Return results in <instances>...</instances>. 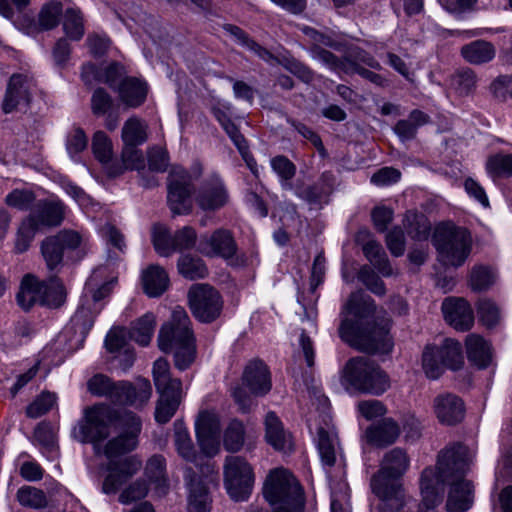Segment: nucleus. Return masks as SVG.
Instances as JSON below:
<instances>
[{
    "label": "nucleus",
    "mask_w": 512,
    "mask_h": 512,
    "mask_svg": "<svg viewBox=\"0 0 512 512\" xmlns=\"http://www.w3.org/2000/svg\"><path fill=\"white\" fill-rule=\"evenodd\" d=\"M343 313L354 317H345L339 326V336L345 343L371 355L387 354L392 351L390 320L376 315V305L370 297H364L361 291L352 293Z\"/></svg>",
    "instance_id": "obj_1"
},
{
    "label": "nucleus",
    "mask_w": 512,
    "mask_h": 512,
    "mask_svg": "<svg viewBox=\"0 0 512 512\" xmlns=\"http://www.w3.org/2000/svg\"><path fill=\"white\" fill-rule=\"evenodd\" d=\"M116 426L123 431L110 439L103 448V453L109 461L106 466L108 473L101 490L107 495L115 494L142 467V461L137 456L117 459L137 447L142 426L140 418L132 411L122 410V416Z\"/></svg>",
    "instance_id": "obj_2"
},
{
    "label": "nucleus",
    "mask_w": 512,
    "mask_h": 512,
    "mask_svg": "<svg viewBox=\"0 0 512 512\" xmlns=\"http://www.w3.org/2000/svg\"><path fill=\"white\" fill-rule=\"evenodd\" d=\"M473 451L461 443H455L438 455L435 468L427 467L420 477L421 507L432 510L442 503L444 484L453 477L465 474L472 464Z\"/></svg>",
    "instance_id": "obj_3"
},
{
    "label": "nucleus",
    "mask_w": 512,
    "mask_h": 512,
    "mask_svg": "<svg viewBox=\"0 0 512 512\" xmlns=\"http://www.w3.org/2000/svg\"><path fill=\"white\" fill-rule=\"evenodd\" d=\"M409 467L410 458L404 449L396 447L384 454L379 471L371 479L372 491L381 500V512H397L404 506V489L397 480Z\"/></svg>",
    "instance_id": "obj_4"
},
{
    "label": "nucleus",
    "mask_w": 512,
    "mask_h": 512,
    "mask_svg": "<svg viewBox=\"0 0 512 512\" xmlns=\"http://www.w3.org/2000/svg\"><path fill=\"white\" fill-rule=\"evenodd\" d=\"M190 319L185 310L177 307L170 321L165 323L158 335V347L164 353H172L174 365L180 371L186 370L195 360L196 347Z\"/></svg>",
    "instance_id": "obj_5"
},
{
    "label": "nucleus",
    "mask_w": 512,
    "mask_h": 512,
    "mask_svg": "<svg viewBox=\"0 0 512 512\" xmlns=\"http://www.w3.org/2000/svg\"><path fill=\"white\" fill-rule=\"evenodd\" d=\"M342 384L346 390L380 396L391 387L387 372L366 356L350 358L342 369Z\"/></svg>",
    "instance_id": "obj_6"
},
{
    "label": "nucleus",
    "mask_w": 512,
    "mask_h": 512,
    "mask_svg": "<svg viewBox=\"0 0 512 512\" xmlns=\"http://www.w3.org/2000/svg\"><path fill=\"white\" fill-rule=\"evenodd\" d=\"M263 494L272 506V512H303L305 498L298 480L286 469L270 471L263 487Z\"/></svg>",
    "instance_id": "obj_7"
},
{
    "label": "nucleus",
    "mask_w": 512,
    "mask_h": 512,
    "mask_svg": "<svg viewBox=\"0 0 512 512\" xmlns=\"http://www.w3.org/2000/svg\"><path fill=\"white\" fill-rule=\"evenodd\" d=\"M438 261L445 267L458 268L469 257L472 249L470 233L451 223L439 225L433 236Z\"/></svg>",
    "instance_id": "obj_8"
},
{
    "label": "nucleus",
    "mask_w": 512,
    "mask_h": 512,
    "mask_svg": "<svg viewBox=\"0 0 512 512\" xmlns=\"http://www.w3.org/2000/svg\"><path fill=\"white\" fill-rule=\"evenodd\" d=\"M122 410L104 405L87 409L85 420L74 427L73 437L82 443H93L97 451V443L110 435L109 427L119 422Z\"/></svg>",
    "instance_id": "obj_9"
},
{
    "label": "nucleus",
    "mask_w": 512,
    "mask_h": 512,
    "mask_svg": "<svg viewBox=\"0 0 512 512\" xmlns=\"http://www.w3.org/2000/svg\"><path fill=\"white\" fill-rule=\"evenodd\" d=\"M463 364L461 345L453 339H445L440 346L426 345L422 353V368L432 380L438 379L446 368L457 370Z\"/></svg>",
    "instance_id": "obj_10"
},
{
    "label": "nucleus",
    "mask_w": 512,
    "mask_h": 512,
    "mask_svg": "<svg viewBox=\"0 0 512 512\" xmlns=\"http://www.w3.org/2000/svg\"><path fill=\"white\" fill-rule=\"evenodd\" d=\"M224 485L235 501L246 500L254 485V472L251 465L240 456H228L224 463Z\"/></svg>",
    "instance_id": "obj_11"
},
{
    "label": "nucleus",
    "mask_w": 512,
    "mask_h": 512,
    "mask_svg": "<svg viewBox=\"0 0 512 512\" xmlns=\"http://www.w3.org/2000/svg\"><path fill=\"white\" fill-rule=\"evenodd\" d=\"M188 303L195 318L204 323L217 319L223 308L219 292L209 284H193L188 291Z\"/></svg>",
    "instance_id": "obj_12"
},
{
    "label": "nucleus",
    "mask_w": 512,
    "mask_h": 512,
    "mask_svg": "<svg viewBox=\"0 0 512 512\" xmlns=\"http://www.w3.org/2000/svg\"><path fill=\"white\" fill-rule=\"evenodd\" d=\"M193 180L190 173L180 166L173 167L170 171L167 202L173 214L183 215L192 211Z\"/></svg>",
    "instance_id": "obj_13"
},
{
    "label": "nucleus",
    "mask_w": 512,
    "mask_h": 512,
    "mask_svg": "<svg viewBox=\"0 0 512 512\" xmlns=\"http://www.w3.org/2000/svg\"><path fill=\"white\" fill-rule=\"evenodd\" d=\"M151 395L149 380L139 378L134 384L129 381L113 382L108 399L115 404L143 407Z\"/></svg>",
    "instance_id": "obj_14"
},
{
    "label": "nucleus",
    "mask_w": 512,
    "mask_h": 512,
    "mask_svg": "<svg viewBox=\"0 0 512 512\" xmlns=\"http://www.w3.org/2000/svg\"><path fill=\"white\" fill-rule=\"evenodd\" d=\"M35 86L33 77L27 74H13L9 79L2 102L3 112L8 114L27 108Z\"/></svg>",
    "instance_id": "obj_15"
},
{
    "label": "nucleus",
    "mask_w": 512,
    "mask_h": 512,
    "mask_svg": "<svg viewBox=\"0 0 512 512\" xmlns=\"http://www.w3.org/2000/svg\"><path fill=\"white\" fill-rule=\"evenodd\" d=\"M237 244L230 230L216 229L211 235H203L198 244V250L208 257L231 259L237 253Z\"/></svg>",
    "instance_id": "obj_16"
},
{
    "label": "nucleus",
    "mask_w": 512,
    "mask_h": 512,
    "mask_svg": "<svg viewBox=\"0 0 512 512\" xmlns=\"http://www.w3.org/2000/svg\"><path fill=\"white\" fill-rule=\"evenodd\" d=\"M229 201L228 191L219 176L205 180L195 195V202L203 211H217Z\"/></svg>",
    "instance_id": "obj_17"
},
{
    "label": "nucleus",
    "mask_w": 512,
    "mask_h": 512,
    "mask_svg": "<svg viewBox=\"0 0 512 512\" xmlns=\"http://www.w3.org/2000/svg\"><path fill=\"white\" fill-rule=\"evenodd\" d=\"M444 319L459 331H467L474 324V314L470 304L463 298H446L442 303Z\"/></svg>",
    "instance_id": "obj_18"
},
{
    "label": "nucleus",
    "mask_w": 512,
    "mask_h": 512,
    "mask_svg": "<svg viewBox=\"0 0 512 512\" xmlns=\"http://www.w3.org/2000/svg\"><path fill=\"white\" fill-rule=\"evenodd\" d=\"M434 412L437 419L445 425H454L461 422L465 415V406L460 397L452 393H443L433 401Z\"/></svg>",
    "instance_id": "obj_19"
},
{
    "label": "nucleus",
    "mask_w": 512,
    "mask_h": 512,
    "mask_svg": "<svg viewBox=\"0 0 512 512\" xmlns=\"http://www.w3.org/2000/svg\"><path fill=\"white\" fill-rule=\"evenodd\" d=\"M464 474L453 477L447 483L451 484L446 509L448 512H464L473 503V487L470 481L463 479Z\"/></svg>",
    "instance_id": "obj_20"
},
{
    "label": "nucleus",
    "mask_w": 512,
    "mask_h": 512,
    "mask_svg": "<svg viewBox=\"0 0 512 512\" xmlns=\"http://www.w3.org/2000/svg\"><path fill=\"white\" fill-rule=\"evenodd\" d=\"M242 381L255 396L267 394L272 386L268 367L260 360L251 361L246 366Z\"/></svg>",
    "instance_id": "obj_21"
},
{
    "label": "nucleus",
    "mask_w": 512,
    "mask_h": 512,
    "mask_svg": "<svg viewBox=\"0 0 512 512\" xmlns=\"http://www.w3.org/2000/svg\"><path fill=\"white\" fill-rule=\"evenodd\" d=\"M324 425L317 428V447L321 461L326 466H333L337 455V435L331 425V418L324 416Z\"/></svg>",
    "instance_id": "obj_22"
},
{
    "label": "nucleus",
    "mask_w": 512,
    "mask_h": 512,
    "mask_svg": "<svg viewBox=\"0 0 512 512\" xmlns=\"http://www.w3.org/2000/svg\"><path fill=\"white\" fill-rule=\"evenodd\" d=\"M185 481L189 488V512H209L211 499L207 488L191 468L185 470Z\"/></svg>",
    "instance_id": "obj_23"
},
{
    "label": "nucleus",
    "mask_w": 512,
    "mask_h": 512,
    "mask_svg": "<svg viewBox=\"0 0 512 512\" xmlns=\"http://www.w3.org/2000/svg\"><path fill=\"white\" fill-rule=\"evenodd\" d=\"M65 208L62 202L39 201L28 216H33L39 228L59 226L64 219Z\"/></svg>",
    "instance_id": "obj_24"
},
{
    "label": "nucleus",
    "mask_w": 512,
    "mask_h": 512,
    "mask_svg": "<svg viewBox=\"0 0 512 512\" xmlns=\"http://www.w3.org/2000/svg\"><path fill=\"white\" fill-rule=\"evenodd\" d=\"M265 439L275 450L289 452L292 450L293 443L289 433H287L280 419L274 412H269L265 417Z\"/></svg>",
    "instance_id": "obj_25"
},
{
    "label": "nucleus",
    "mask_w": 512,
    "mask_h": 512,
    "mask_svg": "<svg viewBox=\"0 0 512 512\" xmlns=\"http://www.w3.org/2000/svg\"><path fill=\"white\" fill-rule=\"evenodd\" d=\"M45 283L30 274L24 276L17 294L19 306L24 310H29L35 304L43 306Z\"/></svg>",
    "instance_id": "obj_26"
},
{
    "label": "nucleus",
    "mask_w": 512,
    "mask_h": 512,
    "mask_svg": "<svg viewBox=\"0 0 512 512\" xmlns=\"http://www.w3.org/2000/svg\"><path fill=\"white\" fill-rule=\"evenodd\" d=\"M159 399L155 409V419L158 423H167L176 413L183 397L182 387L179 389L157 390Z\"/></svg>",
    "instance_id": "obj_27"
},
{
    "label": "nucleus",
    "mask_w": 512,
    "mask_h": 512,
    "mask_svg": "<svg viewBox=\"0 0 512 512\" xmlns=\"http://www.w3.org/2000/svg\"><path fill=\"white\" fill-rule=\"evenodd\" d=\"M147 84L134 77H126L119 86V98L128 107L136 108L142 105L147 97Z\"/></svg>",
    "instance_id": "obj_28"
},
{
    "label": "nucleus",
    "mask_w": 512,
    "mask_h": 512,
    "mask_svg": "<svg viewBox=\"0 0 512 512\" xmlns=\"http://www.w3.org/2000/svg\"><path fill=\"white\" fill-rule=\"evenodd\" d=\"M468 360L478 368H486L492 362L490 344L480 335L469 334L465 340Z\"/></svg>",
    "instance_id": "obj_29"
},
{
    "label": "nucleus",
    "mask_w": 512,
    "mask_h": 512,
    "mask_svg": "<svg viewBox=\"0 0 512 512\" xmlns=\"http://www.w3.org/2000/svg\"><path fill=\"white\" fill-rule=\"evenodd\" d=\"M142 283L149 297H159L169 286V277L165 269L157 264L147 267L142 273Z\"/></svg>",
    "instance_id": "obj_30"
},
{
    "label": "nucleus",
    "mask_w": 512,
    "mask_h": 512,
    "mask_svg": "<svg viewBox=\"0 0 512 512\" xmlns=\"http://www.w3.org/2000/svg\"><path fill=\"white\" fill-rule=\"evenodd\" d=\"M399 434V426L391 418L384 419L382 422L366 430L368 442L378 447H384L394 443Z\"/></svg>",
    "instance_id": "obj_31"
},
{
    "label": "nucleus",
    "mask_w": 512,
    "mask_h": 512,
    "mask_svg": "<svg viewBox=\"0 0 512 512\" xmlns=\"http://www.w3.org/2000/svg\"><path fill=\"white\" fill-rule=\"evenodd\" d=\"M101 309V306L93 305L92 307L91 301L86 299L72 316L70 321L71 328L83 339L90 331L94 323V318Z\"/></svg>",
    "instance_id": "obj_32"
},
{
    "label": "nucleus",
    "mask_w": 512,
    "mask_h": 512,
    "mask_svg": "<svg viewBox=\"0 0 512 512\" xmlns=\"http://www.w3.org/2000/svg\"><path fill=\"white\" fill-rule=\"evenodd\" d=\"M494 46L484 40H476L461 48L463 58L474 65H481L490 62L495 57Z\"/></svg>",
    "instance_id": "obj_33"
},
{
    "label": "nucleus",
    "mask_w": 512,
    "mask_h": 512,
    "mask_svg": "<svg viewBox=\"0 0 512 512\" xmlns=\"http://www.w3.org/2000/svg\"><path fill=\"white\" fill-rule=\"evenodd\" d=\"M62 29L64 38L80 41L85 34L84 17L79 8L70 7L63 12Z\"/></svg>",
    "instance_id": "obj_34"
},
{
    "label": "nucleus",
    "mask_w": 512,
    "mask_h": 512,
    "mask_svg": "<svg viewBox=\"0 0 512 512\" xmlns=\"http://www.w3.org/2000/svg\"><path fill=\"white\" fill-rule=\"evenodd\" d=\"M39 229L36 221H33V216L27 215L23 218L15 234L14 252L16 254L26 252L30 248Z\"/></svg>",
    "instance_id": "obj_35"
},
{
    "label": "nucleus",
    "mask_w": 512,
    "mask_h": 512,
    "mask_svg": "<svg viewBox=\"0 0 512 512\" xmlns=\"http://www.w3.org/2000/svg\"><path fill=\"white\" fill-rule=\"evenodd\" d=\"M148 126L145 121L130 117L126 120L122 128V141L124 146H138L143 144L147 136Z\"/></svg>",
    "instance_id": "obj_36"
},
{
    "label": "nucleus",
    "mask_w": 512,
    "mask_h": 512,
    "mask_svg": "<svg viewBox=\"0 0 512 512\" xmlns=\"http://www.w3.org/2000/svg\"><path fill=\"white\" fill-rule=\"evenodd\" d=\"M105 274V268H98L93 271L86 283L87 289L92 292V302L95 306H101L98 303L111 293L116 282V278H111L108 281L100 283Z\"/></svg>",
    "instance_id": "obj_37"
},
{
    "label": "nucleus",
    "mask_w": 512,
    "mask_h": 512,
    "mask_svg": "<svg viewBox=\"0 0 512 512\" xmlns=\"http://www.w3.org/2000/svg\"><path fill=\"white\" fill-rule=\"evenodd\" d=\"M363 252L369 262L381 273L388 277L393 274L392 267L389 263L387 255L380 243L375 240H369L363 246Z\"/></svg>",
    "instance_id": "obj_38"
},
{
    "label": "nucleus",
    "mask_w": 512,
    "mask_h": 512,
    "mask_svg": "<svg viewBox=\"0 0 512 512\" xmlns=\"http://www.w3.org/2000/svg\"><path fill=\"white\" fill-rule=\"evenodd\" d=\"M154 328L155 317L147 313L132 323L129 337L139 345L146 346L152 339Z\"/></svg>",
    "instance_id": "obj_39"
},
{
    "label": "nucleus",
    "mask_w": 512,
    "mask_h": 512,
    "mask_svg": "<svg viewBox=\"0 0 512 512\" xmlns=\"http://www.w3.org/2000/svg\"><path fill=\"white\" fill-rule=\"evenodd\" d=\"M174 445L179 456L186 461L193 462L196 459V450L189 432L179 420L174 423Z\"/></svg>",
    "instance_id": "obj_40"
},
{
    "label": "nucleus",
    "mask_w": 512,
    "mask_h": 512,
    "mask_svg": "<svg viewBox=\"0 0 512 512\" xmlns=\"http://www.w3.org/2000/svg\"><path fill=\"white\" fill-rule=\"evenodd\" d=\"M152 373L156 390H173L182 387L180 379L171 377L169 362L164 358H159L154 362Z\"/></svg>",
    "instance_id": "obj_41"
},
{
    "label": "nucleus",
    "mask_w": 512,
    "mask_h": 512,
    "mask_svg": "<svg viewBox=\"0 0 512 512\" xmlns=\"http://www.w3.org/2000/svg\"><path fill=\"white\" fill-rule=\"evenodd\" d=\"M178 272L186 279H202L208 274L205 263L198 257L182 255L177 262Z\"/></svg>",
    "instance_id": "obj_42"
},
{
    "label": "nucleus",
    "mask_w": 512,
    "mask_h": 512,
    "mask_svg": "<svg viewBox=\"0 0 512 512\" xmlns=\"http://www.w3.org/2000/svg\"><path fill=\"white\" fill-rule=\"evenodd\" d=\"M403 225L407 234L414 240H426L430 234V224L423 215L408 211L405 214Z\"/></svg>",
    "instance_id": "obj_43"
},
{
    "label": "nucleus",
    "mask_w": 512,
    "mask_h": 512,
    "mask_svg": "<svg viewBox=\"0 0 512 512\" xmlns=\"http://www.w3.org/2000/svg\"><path fill=\"white\" fill-rule=\"evenodd\" d=\"M63 14V6L60 1L51 0L45 3L38 14V23L42 31L54 29L59 24V18Z\"/></svg>",
    "instance_id": "obj_44"
},
{
    "label": "nucleus",
    "mask_w": 512,
    "mask_h": 512,
    "mask_svg": "<svg viewBox=\"0 0 512 512\" xmlns=\"http://www.w3.org/2000/svg\"><path fill=\"white\" fill-rule=\"evenodd\" d=\"M477 86V76L469 68L458 70L451 77V87L459 96L472 94Z\"/></svg>",
    "instance_id": "obj_45"
},
{
    "label": "nucleus",
    "mask_w": 512,
    "mask_h": 512,
    "mask_svg": "<svg viewBox=\"0 0 512 512\" xmlns=\"http://www.w3.org/2000/svg\"><path fill=\"white\" fill-rule=\"evenodd\" d=\"M245 428L241 421L232 420L224 432V447L230 452H238L244 445Z\"/></svg>",
    "instance_id": "obj_46"
},
{
    "label": "nucleus",
    "mask_w": 512,
    "mask_h": 512,
    "mask_svg": "<svg viewBox=\"0 0 512 512\" xmlns=\"http://www.w3.org/2000/svg\"><path fill=\"white\" fill-rule=\"evenodd\" d=\"M17 500L22 506L33 509H43L48 505L45 493L32 486L21 487L17 492Z\"/></svg>",
    "instance_id": "obj_47"
},
{
    "label": "nucleus",
    "mask_w": 512,
    "mask_h": 512,
    "mask_svg": "<svg viewBox=\"0 0 512 512\" xmlns=\"http://www.w3.org/2000/svg\"><path fill=\"white\" fill-rule=\"evenodd\" d=\"M65 299L66 292L62 282L57 278H50L45 283L43 306L57 308L65 302Z\"/></svg>",
    "instance_id": "obj_48"
},
{
    "label": "nucleus",
    "mask_w": 512,
    "mask_h": 512,
    "mask_svg": "<svg viewBox=\"0 0 512 512\" xmlns=\"http://www.w3.org/2000/svg\"><path fill=\"white\" fill-rule=\"evenodd\" d=\"M196 435L220 434V422L216 413L202 411L195 421Z\"/></svg>",
    "instance_id": "obj_49"
},
{
    "label": "nucleus",
    "mask_w": 512,
    "mask_h": 512,
    "mask_svg": "<svg viewBox=\"0 0 512 512\" xmlns=\"http://www.w3.org/2000/svg\"><path fill=\"white\" fill-rule=\"evenodd\" d=\"M63 247L55 236L46 238L41 244V251L50 270L54 269L63 258Z\"/></svg>",
    "instance_id": "obj_50"
},
{
    "label": "nucleus",
    "mask_w": 512,
    "mask_h": 512,
    "mask_svg": "<svg viewBox=\"0 0 512 512\" xmlns=\"http://www.w3.org/2000/svg\"><path fill=\"white\" fill-rule=\"evenodd\" d=\"M477 313L480 322L488 328L494 327L500 321V310L490 300H480L477 305Z\"/></svg>",
    "instance_id": "obj_51"
},
{
    "label": "nucleus",
    "mask_w": 512,
    "mask_h": 512,
    "mask_svg": "<svg viewBox=\"0 0 512 512\" xmlns=\"http://www.w3.org/2000/svg\"><path fill=\"white\" fill-rule=\"evenodd\" d=\"M93 153L101 163H108L112 158V143L108 136L102 132L97 131L92 140Z\"/></svg>",
    "instance_id": "obj_52"
},
{
    "label": "nucleus",
    "mask_w": 512,
    "mask_h": 512,
    "mask_svg": "<svg viewBox=\"0 0 512 512\" xmlns=\"http://www.w3.org/2000/svg\"><path fill=\"white\" fill-rule=\"evenodd\" d=\"M311 52L314 59L327 65L332 70L343 71L345 73L350 71L348 68L350 61L340 60L333 53L322 47H312Z\"/></svg>",
    "instance_id": "obj_53"
},
{
    "label": "nucleus",
    "mask_w": 512,
    "mask_h": 512,
    "mask_svg": "<svg viewBox=\"0 0 512 512\" xmlns=\"http://www.w3.org/2000/svg\"><path fill=\"white\" fill-rule=\"evenodd\" d=\"M486 168L494 176L512 175V154H496L489 157Z\"/></svg>",
    "instance_id": "obj_54"
},
{
    "label": "nucleus",
    "mask_w": 512,
    "mask_h": 512,
    "mask_svg": "<svg viewBox=\"0 0 512 512\" xmlns=\"http://www.w3.org/2000/svg\"><path fill=\"white\" fill-rule=\"evenodd\" d=\"M55 402L56 396L54 394L44 392L27 407L26 413L31 418H38L47 413Z\"/></svg>",
    "instance_id": "obj_55"
},
{
    "label": "nucleus",
    "mask_w": 512,
    "mask_h": 512,
    "mask_svg": "<svg viewBox=\"0 0 512 512\" xmlns=\"http://www.w3.org/2000/svg\"><path fill=\"white\" fill-rule=\"evenodd\" d=\"M153 244L156 252L162 257H169L174 253L173 235H170L165 228L154 230Z\"/></svg>",
    "instance_id": "obj_56"
},
{
    "label": "nucleus",
    "mask_w": 512,
    "mask_h": 512,
    "mask_svg": "<svg viewBox=\"0 0 512 512\" xmlns=\"http://www.w3.org/2000/svg\"><path fill=\"white\" fill-rule=\"evenodd\" d=\"M359 280L374 294L383 296L386 293L384 282L368 266H363L358 273Z\"/></svg>",
    "instance_id": "obj_57"
},
{
    "label": "nucleus",
    "mask_w": 512,
    "mask_h": 512,
    "mask_svg": "<svg viewBox=\"0 0 512 512\" xmlns=\"http://www.w3.org/2000/svg\"><path fill=\"white\" fill-rule=\"evenodd\" d=\"M145 473L147 477L158 484L163 486L165 484V458L161 455L152 456L146 465Z\"/></svg>",
    "instance_id": "obj_58"
},
{
    "label": "nucleus",
    "mask_w": 512,
    "mask_h": 512,
    "mask_svg": "<svg viewBox=\"0 0 512 512\" xmlns=\"http://www.w3.org/2000/svg\"><path fill=\"white\" fill-rule=\"evenodd\" d=\"M148 493V485L145 480L138 479L126 487L119 496V502L130 504L144 498Z\"/></svg>",
    "instance_id": "obj_59"
},
{
    "label": "nucleus",
    "mask_w": 512,
    "mask_h": 512,
    "mask_svg": "<svg viewBox=\"0 0 512 512\" xmlns=\"http://www.w3.org/2000/svg\"><path fill=\"white\" fill-rule=\"evenodd\" d=\"M35 200V195L29 190L15 189L10 192L5 202L8 206L16 208L18 210H27Z\"/></svg>",
    "instance_id": "obj_60"
},
{
    "label": "nucleus",
    "mask_w": 512,
    "mask_h": 512,
    "mask_svg": "<svg viewBox=\"0 0 512 512\" xmlns=\"http://www.w3.org/2000/svg\"><path fill=\"white\" fill-rule=\"evenodd\" d=\"M196 240V231L189 226L183 227L173 235L174 252L193 248L196 244Z\"/></svg>",
    "instance_id": "obj_61"
},
{
    "label": "nucleus",
    "mask_w": 512,
    "mask_h": 512,
    "mask_svg": "<svg viewBox=\"0 0 512 512\" xmlns=\"http://www.w3.org/2000/svg\"><path fill=\"white\" fill-rule=\"evenodd\" d=\"M494 282V275L486 267H474L470 275V284L473 290L481 291L487 289Z\"/></svg>",
    "instance_id": "obj_62"
},
{
    "label": "nucleus",
    "mask_w": 512,
    "mask_h": 512,
    "mask_svg": "<svg viewBox=\"0 0 512 512\" xmlns=\"http://www.w3.org/2000/svg\"><path fill=\"white\" fill-rule=\"evenodd\" d=\"M125 69L118 63L110 64L103 73L99 76V80L108 84L111 88H116L119 91L121 82L124 81Z\"/></svg>",
    "instance_id": "obj_63"
},
{
    "label": "nucleus",
    "mask_w": 512,
    "mask_h": 512,
    "mask_svg": "<svg viewBox=\"0 0 512 512\" xmlns=\"http://www.w3.org/2000/svg\"><path fill=\"white\" fill-rule=\"evenodd\" d=\"M273 171L284 181L291 180L296 174V166L285 156L278 155L271 159Z\"/></svg>",
    "instance_id": "obj_64"
}]
</instances>
